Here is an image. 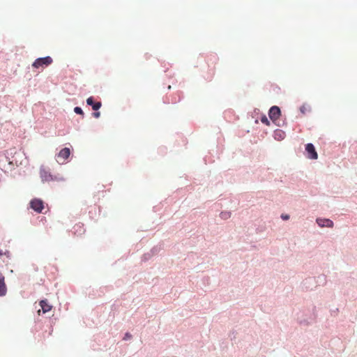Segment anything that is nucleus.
I'll return each instance as SVG.
<instances>
[{
	"label": "nucleus",
	"instance_id": "1",
	"mask_svg": "<svg viewBox=\"0 0 357 357\" xmlns=\"http://www.w3.org/2000/svg\"><path fill=\"white\" fill-rule=\"evenodd\" d=\"M53 60L50 56L38 58L33 63L32 66L35 68H44L50 66Z\"/></svg>",
	"mask_w": 357,
	"mask_h": 357
},
{
	"label": "nucleus",
	"instance_id": "2",
	"mask_svg": "<svg viewBox=\"0 0 357 357\" xmlns=\"http://www.w3.org/2000/svg\"><path fill=\"white\" fill-rule=\"evenodd\" d=\"M70 155V150L69 148L62 149L56 155V160L59 164H64L66 160Z\"/></svg>",
	"mask_w": 357,
	"mask_h": 357
},
{
	"label": "nucleus",
	"instance_id": "3",
	"mask_svg": "<svg viewBox=\"0 0 357 357\" xmlns=\"http://www.w3.org/2000/svg\"><path fill=\"white\" fill-rule=\"evenodd\" d=\"M40 176L43 182H50L54 180H59L56 176L52 175L50 172L45 168L40 169Z\"/></svg>",
	"mask_w": 357,
	"mask_h": 357
},
{
	"label": "nucleus",
	"instance_id": "4",
	"mask_svg": "<svg viewBox=\"0 0 357 357\" xmlns=\"http://www.w3.org/2000/svg\"><path fill=\"white\" fill-rule=\"evenodd\" d=\"M30 207L36 212L40 213L44 208V202L40 199L35 198L30 202Z\"/></svg>",
	"mask_w": 357,
	"mask_h": 357
},
{
	"label": "nucleus",
	"instance_id": "5",
	"mask_svg": "<svg viewBox=\"0 0 357 357\" xmlns=\"http://www.w3.org/2000/svg\"><path fill=\"white\" fill-rule=\"evenodd\" d=\"M305 151L308 155L309 158L314 159V160L317 159L318 155H317L315 148L312 144H310V143L307 144L305 146Z\"/></svg>",
	"mask_w": 357,
	"mask_h": 357
},
{
	"label": "nucleus",
	"instance_id": "6",
	"mask_svg": "<svg viewBox=\"0 0 357 357\" xmlns=\"http://www.w3.org/2000/svg\"><path fill=\"white\" fill-rule=\"evenodd\" d=\"M268 115L272 121H276L280 116V109L278 106H273L269 109Z\"/></svg>",
	"mask_w": 357,
	"mask_h": 357
},
{
	"label": "nucleus",
	"instance_id": "7",
	"mask_svg": "<svg viewBox=\"0 0 357 357\" xmlns=\"http://www.w3.org/2000/svg\"><path fill=\"white\" fill-rule=\"evenodd\" d=\"M40 305L41 309H39L38 310V315L40 314L41 310L43 311V313H46L50 312L52 310V306L50 305L49 303H47L46 300H43L40 302Z\"/></svg>",
	"mask_w": 357,
	"mask_h": 357
},
{
	"label": "nucleus",
	"instance_id": "8",
	"mask_svg": "<svg viewBox=\"0 0 357 357\" xmlns=\"http://www.w3.org/2000/svg\"><path fill=\"white\" fill-rule=\"evenodd\" d=\"M317 222L321 227H333V222L330 219H326V218H317Z\"/></svg>",
	"mask_w": 357,
	"mask_h": 357
},
{
	"label": "nucleus",
	"instance_id": "9",
	"mask_svg": "<svg viewBox=\"0 0 357 357\" xmlns=\"http://www.w3.org/2000/svg\"><path fill=\"white\" fill-rule=\"evenodd\" d=\"M86 103L87 105H91L92 107V109L95 111L99 109L102 106V103L100 102H94L93 97L88 98L86 99Z\"/></svg>",
	"mask_w": 357,
	"mask_h": 357
},
{
	"label": "nucleus",
	"instance_id": "10",
	"mask_svg": "<svg viewBox=\"0 0 357 357\" xmlns=\"http://www.w3.org/2000/svg\"><path fill=\"white\" fill-rule=\"evenodd\" d=\"M4 280V276L2 274H0V296H4L6 294L7 289Z\"/></svg>",
	"mask_w": 357,
	"mask_h": 357
},
{
	"label": "nucleus",
	"instance_id": "11",
	"mask_svg": "<svg viewBox=\"0 0 357 357\" xmlns=\"http://www.w3.org/2000/svg\"><path fill=\"white\" fill-rule=\"evenodd\" d=\"M75 234H76L77 231H79V234H82V232L84 231V225L82 224H77L74 227Z\"/></svg>",
	"mask_w": 357,
	"mask_h": 357
},
{
	"label": "nucleus",
	"instance_id": "12",
	"mask_svg": "<svg viewBox=\"0 0 357 357\" xmlns=\"http://www.w3.org/2000/svg\"><path fill=\"white\" fill-rule=\"evenodd\" d=\"M275 138L278 137V138H283L284 135V132H282V130H278L277 131L275 132Z\"/></svg>",
	"mask_w": 357,
	"mask_h": 357
},
{
	"label": "nucleus",
	"instance_id": "13",
	"mask_svg": "<svg viewBox=\"0 0 357 357\" xmlns=\"http://www.w3.org/2000/svg\"><path fill=\"white\" fill-rule=\"evenodd\" d=\"M74 112H75L76 114H77L84 115V112H83V111H82V108H81V107H75L74 108Z\"/></svg>",
	"mask_w": 357,
	"mask_h": 357
},
{
	"label": "nucleus",
	"instance_id": "14",
	"mask_svg": "<svg viewBox=\"0 0 357 357\" xmlns=\"http://www.w3.org/2000/svg\"><path fill=\"white\" fill-rule=\"evenodd\" d=\"M220 216L222 218L226 219L230 216V213L227 212H222L220 213Z\"/></svg>",
	"mask_w": 357,
	"mask_h": 357
},
{
	"label": "nucleus",
	"instance_id": "15",
	"mask_svg": "<svg viewBox=\"0 0 357 357\" xmlns=\"http://www.w3.org/2000/svg\"><path fill=\"white\" fill-rule=\"evenodd\" d=\"M261 121L263 123H264V124H266V125H267V126H268V125H269V121L268 120V119H267V117H266V116H263V117L261 119Z\"/></svg>",
	"mask_w": 357,
	"mask_h": 357
},
{
	"label": "nucleus",
	"instance_id": "16",
	"mask_svg": "<svg viewBox=\"0 0 357 357\" xmlns=\"http://www.w3.org/2000/svg\"><path fill=\"white\" fill-rule=\"evenodd\" d=\"M132 338V335L129 333H126L125 334V336L123 337V340H130Z\"/></svg>",
	"mask_w": 357,
	"mask_h": 357
},
{
	"label": "nucleus",
	"instance_id": "17",
	"mask_svg": "<svg viewBox=\"0 0 357 357\" xmlns=\"http://www.w3.org/2000/svg\"><path fill=\"white\" fill-rule=\"evenodd\" d=\"M307 108L305 105H303L300 107V111L303 113V114H305V111H306Z\"/></svg>",
	"mask_w": 357,
	"mask_h": 357
},
{
	"label": "nucleus",
	"instance_id": "18",
	"mask_svg": "<svg viewBox=\"0 0 357 357\" xmlns=\"http://www.w3.org/2000/svg\"><path fill=\"white\" fill-rule=\"evenodd\" d=\"M3 255H7L8 257L9 252L6 250V252H3L1 250H0V256H2Z\"/></svg>",
	"mask_w": 357,
	"mask_h": 357
},
{
	"label": "nucleus",
	"instance_id": "19",
	"mask_svg": "<svg viewBox=\"0 0 357 357\" xmlns=\"http://www.w3.org/2000/svg\"><path fill=\"white\" fill-rule=\"evenodd\" d=\"M281 218H282L283 220H289V215L282 214V215H281Z\"/></svg>",
	"mask_w": 357,
	"mask_h": 357
},
{
	"label": "nucleus",
	"instance_id": "20",
	"mask_svg": "<svg viewBox=\"0 0 357 357\" xmlns=\"http://www.w3.org/2000/svg\"><path fill=\"white\" fill-rule=\"evenodd\" d=\"M93 116H94L95 118H99V117H100V113L99 112H94V113L93 114Z\"/></svg>",
	"mask_w": 357,
	"mask_h": 357
}]
</instances>
